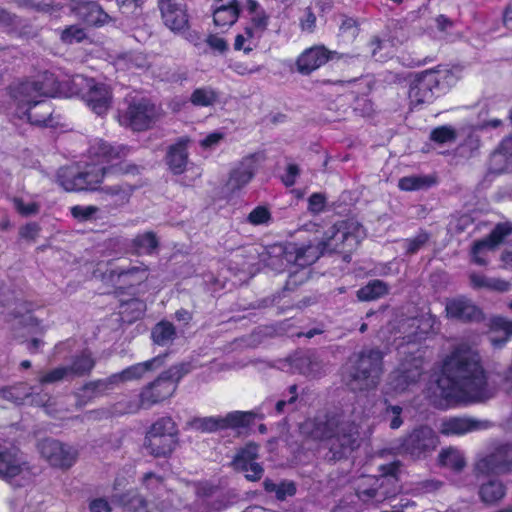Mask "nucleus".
Returning a JSON list of instances; mask_svg holds the SVG:
<instances>
[{"instance_id": "1", "label": "nucleus", "mask_w": 512, "mask_h": 512, "mask_svg": "<svg viewBox=\"0 0 512 512\" xmlns=\"http://www.w3.org/2000/svg\"><path fill=\"white\" fill-rule=\"evenodd\" d=\"M439 395L448 402H480L495 394L486 379L478 352L465 343L445 358L437 380Z\"/></svg>"}, {"instance_id": "2", "label": "nucleus", "mask_w": 512, "mask_h": 512, "mask_svg": "<svg viewBox=\"0 0 512 512\" xmlns=\"http://www.w3.org/2000/svg\"><path fill=\"white\" fill-rule=\"evenodd\" d=\"M92 81L83 75H75L58 82L53 74L45 73L41 80L26 81L11 88V97L19 118H27L33 124L47 125L51 116V107L44 100L47 97H83Z\"/></svg>"}, {"instance_id": "3", "label": "nucleus", "mask_w": 512, "mask_h": 512, "mask_svg": "<svg viewBox=\"0 0 512 512\" xmlns=\"http://www.w3.org/2000/svg\"><path fill=\"white\" fill-rule=\"evenodd\" d=\"M368 413L359 401L342 415L323 416L304 421L301 433L314 440H326L331 453L330 459H341L359 446V426Z\"/></svg>"}, {"instance_id": "4", "label": "nucleus", "mask_w": 512, "mask_h": 512, "mask_svg": "<svg viewBox=\"0 0 512 512\" xmlns=\"http://www.w3.org/2000/svg\"><path fill=\"white\" fill-rule=\"evenodd\" d=\"M363 234V229L358 223L343 221L331 226L317 246L292 247L291 250L285 251L283 259L286 262H294L296 266L303 268L300 272L290 274L289 284H296L298 277L299 282L304 281L308 276L305 267L313 264L324 252L351 251L359 244Z\"/></svg>"}, {"instance_id": "5", "label": "nucleus", "mask_w": 512, "mask_h": 512, "mask_svg": "<svg viewBox=\"0 0 512 512\" xmlns=\"http://www.w3.org/2000/svg\"><path fill=\"white\" fill-rule=\"evenodd\" d=\"M127 153L123 145L111 146L103 140H95L89 149L91 162L84 167L61 168L58 182L68 192L94 191L111 170L106 164L122 159Z\"/></svg>"}, {"instance_id": "6", "label": "nucleus", "mask_w": 512, "mask_h": 512, "mask_svg": "<svg viewBox=\"0 0 512 512\" xmlns=\"http://www.w3.org/2000/svg\"><path fill=\"white\" fill-rule=\"evenodd\" d=\"M454 75L447 68L426 70L411 81L408 97L410 105L418 108L433 101L435 93L444 90L454 83Z\"/></svg>"}, {"instance_id": "7", "label": "nucleus", "mask_w": 512, "mask_h": 512, "mask_svg": "<svg viewBox=\"0 0 512 512\" xmlns=\"http://www.w3.org/2000/svg\"><path fill=\"white\" fill-rule=\"evenodd\" d=\"M381 374V352L375 349L364 350L349 367L347 384L354 391H370L377 387Z\"/></svg>"}, {"instance_id": "8", "label": "nucleus", "mask_w": 512, "mask_h": 512, "mask_svg": "<svg viewBox=\"0 0 512 512\" xmlns=\"http://www.w3.org/2000/svg\"><path fill=\"white\" fill-rule=\"evenodd\" d=\"M397 463H390L381 467V475L363 476L359 479L356 486V494L360 500L365 503L381 502L398 492V480L396 473L398 471Z\"/></svg>"}, {"instance_id": "9", "label": "nucleus", "mask_w": 512, "mask_h": 512, "mask_svg": "<svg viewBox=\"0 0 512 512\" xmlns=\"http://www.w3.org/2000/svg\"><path fill=\"white\" fill-rule=\"evenodd\" d=\"M188 372L189 368L186 364L173 366L163 372L154 382L143 388L140 393V406L149 408L172 396L178 382Z\"/></svg>"}, {"instance_id": "10", "label": "nucleus", "mask_w": 512, "mask_h": 512, "mask_svg": "<svg viewBox=\"0 0 512 512\" xmlns=\"http://www.w3.org/2000/svg\"><path fill=\"white\" fill-rule=\"evenodd\" d=\"M177 445V428L170 417L156 421L147 432L146 449L156 457H165L172 453Z\"/></svg>"}, {"instance_id": "11", "label": "nucleus", "mask_w": 512, "mask_h": 512, "mask_svg": "<svg viewBox=\"0 0 512 512\" xmlns=\"http://www.w3.org/2000/svg\"><path fill=\"white\" fill-rule=\"evenodd\" d=\"M156 116V108L148 100H132L125 110L119 112V123L134 131H143L153 125Z\"/></svg>"}, {"instance_id": "12", "label": "nucleus", "mask_w": 512, "mask_h": 512, "mask_svg": "<svg viewBox=\"0 0 512 512\" xmlns=\"http://www.w3.org/2000/svg\"><path fill=\"white\" fill-rule=\"evenodd\" d=\"M422 364L421 356H413L402 362L400 367L390 374L386 393L397 395L410 390L422 374Z\"/></svg>"}, {"instance_id": "13", "label": "nucleus", "mask_w": 512, "mask_h": 512, "mask_svg": "<svg viewBox=\"0 0 512 512\" xmlns=\"http://www.w3.org/2000/svg\"><path fill=\"white\" fill-rule=\"evenodd\" d=\"M438 443V436L432 428L420 426L402 440L400 449L403 453L419 458L433 452Z\"/></svg>"}, {"instance_id": "14", "label": "nucleus", "mask_w": 512, "mask_h": 512, "mask_svg": "<svg viewBox=\"0 0 512 512\" xmlns=\"http://www.w3.org/2000/svg\"><path fill=\"white\" fill-rule=\"evenodd\" d=\"M38 451L51 466L68 469L77 459V450L60 442L59 440L46 438L38 443Z\"/></svg>"}, {"instance_id": "15", "label": "nucleus", "mask_w": 512, "mask_h": 512, "mask_svg": "<svg viewBox=\"0 0 512 512\" xmlns=\"http://www.w3.org/2000/svg\"><path fill=\"white\" fill-rule=\"evenodd\" d=\"M31 472L22 453L16 448L0 452V478L7 482L15 480L16 485H21V480H28Z\"/></svg>"}, {"instance_id": "16", "label": "nucleus", "mask_w": 512, "mask_h": 512, "mask_svg": "<svg viewBox=\"0 0 512 512\" xmlns=\"http://www.w3.org/2000/svg\"><path fill=\"white\" fill-rule=\"evenodd\" d=\"M475 470L481 474H505L512 471V445L501 444L479 459Z\"/></svg>"}, {"instance_id": "17", "label": "nucleus", "mask_w": 512, "mask_h": 512, "mask_svg": "<svg viewBox=\"0 0 512 512\" xmlns=\"http://www.w3.org/2000/svg\"><path fill=\"white\" fill-rule=\"evenodd\" d=\"M257 169L258 163L255 155L242 158L231 167L224 184V190L230 194L240 191L250 183Z\"/></svg>"}, {"instance_id": "18", "label": "nucleus", "mask_w": 512, "mask_h": 512, "mask_svg": "<svg viewBox=\"0 0 512 512\" xmlns=\"http://www.w3.org/2000/svg\"><path fill=\"white\" fill-rule=\"evenodd\" d=\"M159 8L165 26L174 33L189 28V15L184 0H160Z\"/></svg>"}, {"instance_id": "19", "label": "nucleus", "mask_w": 512, "mask_h": 512, "mask_svg": "<svg viewBox=\"0 0 512 512\" xmlns=\"http://www.w3.org/2000/svg\"><path fill=\"white\" fill-rule=\"evenodd\" d=\"M258 458V445L249 443L238 451L233 460L236 470L244 472L249 481H257L263 475L262 466L256 462Z\"/></svg>"}, {"instance_id": "20", "label": "nucleus", "mask_w": 512, "mask_h": 512, "mask_svg": "<svg viewBox=\"0 0 512 512\" xmlns=\"http://www.w3.org/2000/svg\"><path fill=\"white\" fill-rule=\"evenodd\" d=\"M82 99L86 105L97 115L102 116L108 112L112 104V92L104 83L90 82L87 90L83 92Z\"/></svg>"}, {"instance_id": "21", "label": "nucleus", "mask_w": 512, "mask_h": 512, "mask_svg": "<svg viewBox=\"0 0 512 512\" xmlns=\"http://www.w3.org/2000/svg\"><path fill=\"white\" fill-rule=\"evenodd\" d=\"M30 311L31 304L17 299L12 291L9 289L0 291V323L16 318L24 319Z\"/></svg>"}, {"instance_id": "22", "label": "nucleus", "mask_w": 512, "mask_h": 512, "mask_svg": "<svg viewBox=\"0 0 512 512\" xmlns=\"http://www.w3.org/2000/svg\"><path fill=\"white\" fill-rule=\"evenodd\" d=\"M147 276V269L143 266L110 267L104 273V280L113 285H135L146 280Z\"/></svg>"}, {"instance_id": "23", "label": "nucleus", "mask_w": 512, "mask_h": 512, "mask_svg": "<svg viewBox=\"0 0 512 512\" xmlns=\"http://www.w3.org/2000/svg\"><path fill=\"white\" fill-rule=\"evenodd\" d=\"M113 389H115V386L111 376L87 382L75 392L76 404L79 407H83L95 398L101 397Z\"/></svg>"}, {"instance_id": "24", "label": "nucleus", "mask_w": 512, "mask_h": 512, "mask_svg": "<svg viewBox=\"0 0 512 512\" xmlns=\"http://www.w3.org/2000/svg\"><path fill=\"white\" fill-rule=\"evenodd\" d=\"M509 233L510 229L506 225H497L487 238L477 241L472 248L474 262L486 265L487 260L483 256L484 253L493 250Z\"/></svg>"}, {"instance_id": "25", "label": "nucleus", "mask_w": 512, "mask_h": 512, "mask_svg": "<svg viewBox=\"0 0 512 512\" xmlns=\"http://www.w3.org/2000/svg\"><path fill=\"white\" fill-rule=\"evenodd\" d=\"M328 60L329 52L323 46L311 47L302 52L297 58V70L301 74L308 75Z\"/></svg>"}, {"instance_id": "26", "label": "nucleus", "mask_w": 512, "mask_h": 512, "mask_svg": "<svg viewBox=\"0 0 512 512\" xmlns=\"http://www.w3.org/2000/svg\"><path fill=\"white\" fill-rule=\"evenodd\" d=\"M485 427L483 422L474 418L453 417L442 421L440 432L446 436H462Z\"/></svg>"}, {"instance_id": "27", "label": "nucleus", "mask_w": 512, "mask_h": 512, "mask_svg": "<svg viewBox=\"0 0 512 512\" xmlns=\"http://www.w3.org/2000/svg\"><path fill=\"white\" fill-rule=\"evenodd\" d=\"M445 311L449 318L462 321L478 320L481 317V311L465 297L447 301Z\"/></svg>"}, {"instance_id": "28", "label": "nucleus", "mask_w": 512, "mask_h": 512, "mask_svg": "<svg viewBox=\"0 0 512 512\" xmlns=\"http://www.w3.org/2000/svg\"><path fill=\"white\" fill-rule=\"evenodd\" d=\"M213 21L218 27H230L238 19L240 8L237 0H215Z\"/></svg>"}, {"instance_id": "29", "label": "nucleus", "mask_w": 512, "mask_h": 512, "mask_svg": "<svg viewBox=\"0 0 512 512\" xmlns=\"http://www.w3.org/2000/svg\"><path fill=\"white\" fill-rule=\"evenodd\" d=\"M75 15L88 25L103 26L110 20L109 15L95 2L79 3L73 8Z\"/></svg>"}, {"instance_id": "30", "label": "nucleus", "mask_w": 512, "mask_h": 512, "mask_svg": "<svg viewBox=\"0 0 512 512\" xmlns=\"http://www.w3.org/2000/svg\"><path fill=\"white\" fill-rule=\"evenodd\" d=\"M512 164V136L502 140L499 147L491 154L489 169L493 173L509 170Z\"/></svg>"}, {"instance_id": "31", "label": "nucleus", "mask_w": 512, "mask_h": 512, "mask_svg": "<svg viewBox=\"0 0 512 512\" xmlns=\"http://www.w3.org/2000/svg\"><path fill=\"white\" fill-rule=\"evenodd\" d=\"M187 143L188 139L181 138L168 150L166 162L169 169L176 175L182 174L186 169L188 162Z\"/></svg>"}, {"instance_id": "32", "label": "nucleus", "mask_w": 512, "mask_h": 512, "mask_svg": "<svg viewBox=\"0 0 512 512\" xmlns=\"http://www.w3.org/2000/svg\"><path fill=\"white\" fill-rule=\"evenodd\" d=\"M512 335V321L494 317L490 321V341L495 348L502 347Z\"/></svg>"}, {"instance_id": "33", "label": "nucleus", "mask_w": 512, "mask_h": 512, "mask_svg": "<svg viewBox=\"0 0 512 512\" xmlns=\"http://www.w3.org/2000/svg\"><path fill=\"white\" fill-rule=\"evenodd\" d=\"M156 362H158V359L154 358L142 363L132 365L119 373L112 374L111 378L115 388L124 382L142 378L146 372L152 369Z\"/></svg>"}, {"instance_id": "34", "label": "nucleus", "mask_w": 512, "mask_h": 512, "mask_svg": "<svg viewBox=\"0 0 512 512\" xmlns=\"http://www.w3.org/2000/svg\"><path fill=\"white\" fill-rule=\"evenodd\" d=\"M291 364L295 370L303 375L316 377L321 374L322 364L311 354L303 353L297 355L292 358Z\"/></svg>"}, {"instance_id": "35", "label": "nucleus", "mask_w": 512, "mask_h": 512, "mask_svg": "<svg viewBox=\"0 0 512 512\" xmlns=\"http://www.w3.org/2000/svg\"><path fill=\"white\" fill-rule=\"evenodd\" d=\"M95 366V360L88 350L82 351L80 354L75 355L70 365H66L71 378L84 376L92 371Z\"/></svg>"}, {"instance_id": "36", "label": "nucleus", "mask_w": 512, "mask_h": 512, "mask_svg": "<svg viewBox=\"0 0 512 512\" xmlns=\"http://www.w3.org/2000/svg\"><path fill=\"white\" fill-rule=\"evenodd\" d=\"M506 494L504 484L496 479L483 483L479 488V496L484 503L495 504Z\"/></svg>"}, {"instance_id": "37", "label": "nucleus", "mask_w": 512, "mask_h": 512, "mask_svg": "<svg viewBox=\"0 0 512 512\" xmlns=\"http://www.w3.org/2000/svg\"><path fill=\"white\" fill-rule=\"evenodd\" d=\"M438 457L441 465L455 472H460L466 466L464 453L454 447L443 449Z\"/></svg>"}, {"instance_id": "38", "label": "nucleus", "mask_w": 512, "mask_h": 512, "mask_svg": "<svg viewBox=\"0 0 512 512\" xmlns=\"http://www.w3.org/2000/svg\"><path fill=\"white\" fill-rule=\"evenodd\" d=\"M132 189L129 185L106 186L101 189L102 199L111 201L115 206H121L130 199Z\"/></svg>"}, {"instance_id": "39", "label": "nucleus", "mask_w": 512, "mask_h": 512, "mask_svg": "<svg viewBox=\"0 0 512 512\" xmlns=\"http://www.w3.org/2000/svg\"><path fill=\"white\" fill-rule=\"evenodd\" d=\"M245 8L249 14L250 24L259 30L266 31L269 16L256 0H246Z\"/></svg>"}, {"instance_id": "40", "label": "nucleus", "mask_w": 512, "mask_h": 512, "mask_svg": "<svg viewBox=\"0 0 512 512\" xmlns=\"http://www.w3.org/2000/svg\"><path fill=\"white\" fill-rule=\"evenodd\" d=\"M253 412L233 411L221 416L222 429L249 426L254 420Z\"/></svg>"}, {"instance_id": "41", "label": "nucleus", "mask_w": 512, "mask_h": 512, "mask_svg": "<svg viewBox=\"0 0 512 512\" xmlns=\"http://www.w3.org/2000/svg\"><path fill=\"white\" fill-rule=\"evenodd\" d=\"M387 293L388 287L386 283L381 280H373L357 291V297L360 301H371L378 299Z\"/></svg>"}, {"instance_id": "42", "label": "nucleus", "mask_w": 512, "mask_h": 512, "mask_svg": "<svg viewBox=\"0 0 512 512\" xmlns=\"http://www.w3.org/2000/svg\"><path fill=\"white\" fill-rule=\"evenodd\" d=\"M176 332L172 323L161 321L152 330L153 341L161 346L167 345L175 338Z\"/></svg>"}, {"instance_id": "43", "label": "nucleus", "mask_w": 512, "mask_h": 512, "mask_svg": "<svg viewBox=\"0 0 512 512\" xmlns=\"http://www.w3.org/2000/svg\"><path fill=\"white\" fill-rule=\"evenodd\" d=\"M470 280L476 288H488L500 292L508 291L510 288V284L502 279L486 278L479 274H471Z\"/></svg>"}, {"instance_id": "44", "label": "nucleus", "mask_w": 512, "mask_h": 512, "mask_svg": "<svg viewBox=\"0 0 512 512\" xmlns=\"http://www.w3.org/2000/svg\"><path fill=\"white\" fill-rule=\"evenodd\" d=\"M146 310V304L139 299H131L121 304L120 314L125 321L133 322L139 319Z\"/></svg>"}, {"instance_id": "45", "label": "nucleus", "mask_w": 512, "mask_h": 512, "mask_svg": "<svg viewBox=\"0 0 512 512\" xmlns=\"http://www.w3.org/2000/svg\"><path fill=\"white\" fill-rule=\"evenodd\" d=\"M264 488L267 492H273L278 500H285L296 493V487L291 481H283L275 483L272 480L266 479L263 482Z\"/></svg>"}, {"instance_id": "46", "label": "nucleus", "mask_w": 512, "mask_h": 512, "mask_svg": "<svg viewBox=\"0 0 512 512\" xmlns=\"http://www.w3.org/2000/svg\"><path fill=\"white\" fill-rule=\"evenodd\" d=\"M217 98L218 94L213 88L201 87L192 92L190 101L195 106L208 107L213 105L217 101Z\"/></svg>"}, {"instance_id": "47", "label": "nucleus", "mask_w": 512, "mask_h": 512, "mask_svg": "<svg viewBox=\"0 0 512 512\" xmlns=\"http://www.w3.org/2000/svg\"><path fill=\"white\" fill-rule=\"evenodd\" d=\"M133 244L139 253L151 254L157 248L158 240L153 232H145L136 236Z\"/></svg>"}, {"instance_id": "48", "label": "nucleus", "mask_w": 512, "mask_h": 512, "mask_svg": "<svg viewBox=\"0 0 512 512\" xmlns=\"http://www.w3.org/2000/svg\"><path fill=\"white\" fill-rule=\"evenodd\" d=\"M191 425L194 429L201 432H214L222 429L221 416H210L195 418Z\"/></svg>"}, {"instance_id": "49", "label": "nucleus", "mask_w": 512, "mask_h": 512, "mask_svg": "<svg viewBox=\"0 0 512 512\" xmlns=\"http://www.w3.org/2000/svg\"><path fill=\"white\" fill-rule=\"evenodd\" d=\"M417 318V329H419V339H423L430 332L438 329L437 318L429 312L421 314Z\"/></svg>"}, {"instance_id": "50", "label": "nucleus", "mask_w": 512, "mask_h": 512, "mask_svg": "<svg viewBox=\"0 0 512 512\" xmlns=\"http://www.w3.org/2000/svg\"><path fill=\"white\" fill-rule=\"evenodd\" d=\"M60 39L65 44L81 42L86 38L85 30L79 25L68 26L59 32Z\"/></svg>"}, {"instance_id": "51", "label": "nucleus", "mask_w": 512, "mask_h": 512, "mask_svg": "<svg viewBox=\"0 0 512 512\" xmlns=\"http://www.w3.org/2000/svg\"><path fill=\"white\" fill-rule=\"evenodd\" d=\"M68 368L66 366L56 367L43 373L39 378L40 384H54L63 380L70 379Z\"/></svg>"}, {"instance_id": "52", "label": "nucleus", "mask_w": 512, "mask_h": 512, "mask_svg": "<svg viewBox=\"0 0 512 512\" xmlns=\"http://www.w3.org/2000/svg\"><path fill=\"white\" fill-rule=\"evenodd\" d=\"M417 318H407L403 320L400 324V332L403 334L402 338L407 341V343L419 341V329H417Z\"/></svg>"}, {"instance_id": "53", "label": "nucleus", "mask_w": 512, "mask_h": 512, "mask_svg": "<svg viewBox=\"0 0 512 512\" xmlns=\"http://www.w3.org/2000/svg\"><path fill=\"white\" fill-rule=\"evenodd\" d=\"M71 215L79 222H86L96 219V214L99 212L97 206L88 205H75L70 208Z\"/></svg>"}, {"instance_id": "54", "label": "nucleus", "mask_w": 512, "mask_h": 512, "mask_svg": "<svg viewBox=\"0 0 512 512\" xmlns=\"http://www.w3.org/2000/svg\"><path fill=\"white\" fill-rule=\"evenodd\" d=\"M429 240V235L426 232H419L412 238L405 239L402 243V247L405 249L407 254L417 253Z\"/></svg>"}, {"instance_id": "55", "label": "nucleus", "mask_w": 512, "mask_h": 512, "mask_svg": "<svg viewBox=\"0 0 512 512\" xmlns=\"http://www.w3.org/2000/svg\"><path fill=\"white\" fill-rule=\"evenodd\" d=\"M430 138L439 144L451 143L456 139V131L450 126H440L432 130Z\"/></svg>"}, {"instance_id": "56", "label": "nucleus", "mask_w": 512, "mask_h": 512, "mask_svg": "<svg viewBox=\"0 0 512 512\" xmlns=\"http://www.w3.org/2000/svg\"><path fill=\"white\" fill-rule=\"evenodd\" d=\"M5 396L18 405L34 403V399L32 398L31 394L26 392L25 385L16 386L9 389Z\"/></svg>"}, {"instance_id": "57", "label": "nucleus", "mask_w": 512, "mask_h": 512, "mask_svg": "<svg viewBox=\"0 0 512 512\" xmlns=\"http://www.w3.org/2000/svg\"><path fill=\"white\" fill-rule=\"evenodd\" d=\"M402 407L398 405H389L386 407L383 418L389 423L391 429H398L402 424Z\"/></svg>"}, {"instance_id": "58", "label": "nucleus", "mask_w": 512, "mask_h": 512, "mask_svg": "<svg viewBox=\"0 0 512 512\" xmlns=\"http://www.w3.org/2000/svg\"><path fill=\"white\" fill-rule=\"evenodd\" d=\"M428 185V180L420 176H408L399 180L398 186L401 190L411 191L417 190Z\"/></svg>"}, {"instance_id": "59", "label": "nucleus", "mask_w": 512, "mask_h": 512, "mask_svg": "<svg viewBox=\"0 0 512 512\" xmlns=\"http://www.w3.org/2000/svg\"><path fill=\"white\" fill-rule=\"evenodd\" d=\"M20 6L40 12H49L54 6V0H15Z\"/></svg>"}, {"instance_id": "60", "label": "nucleus", "mask_w": 512, "mask_h": 512, "mask_svg": "<svg viewBox=\"0 0 512 512\" xmlns=\"http://www.w3.org/2000/svg\"><path fill=\"white\" fill-rule=\"evenodd\" d=\"M271 218V214L266 207L258 206L248 215V221L253 225L267 224Z\"/></svg>"}, {"instance_id": "61", "label": "nucleus", "mask_w": 512, "mask_h": 512, "mask_svg": "<svg viewBox=\"0 0 512 512\" xmlns=\"http://www.w3.org/2000/svg\"><path fill=\"white\" fill-rule=\"evenodd\" d=\"M15 209L23 216H30L39 212V205L36 202L25 203L21 198L13 200Z\"/></svg>"}, {"instance_id": "62", "label": "nucleus", "mask_w": 512, "mask_h": 512, "mask_svg": "<svg viewBox=\"0 0 512 512\" xmlns=\"http://www.w3.org/2000/svg\"><path fill=\"white\" fill-rule=\"evenodd\" d=\"M265 31L259 30L256 27L248 25L244 28L242 33L248 39V49H254L257 47L261 37L263 36Z\"/></svg>"}, {"instance_id": "63", "label": "nucleus", "mask_w": 512, "mask_h": 512, "mask_svg": "<svg viewBox=\"0 0 512 512\" xmlns=\"http://www.w3.org/2000/svg\"><path fill=\"white\" fill-rule=\"evenodd\" d=\"M265 31L259 30L256 27L248 25L244 28L242 33L248 39V49H254L257 47L261 37L263 36Z\"/></svg>"}, {"instance_id": "64", "label": "nucleus", "mask_w": 512, "mask_h": 512, "mask_svg": "<svg viewBox=\"0 0 512 512\" xmlns=\"http://www.w3.org/2000/svg\"><path fill=\"white\" fill-rule=\"evenodd\" d=\"M326 199L321 193H314L309 197L308 209L312 213H320L325 207Z\"/></svg>"}]
</instances>
